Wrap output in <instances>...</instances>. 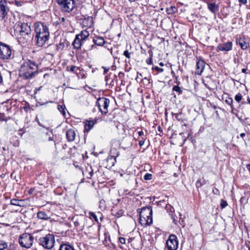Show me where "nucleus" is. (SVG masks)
Listing matches in <instances>:
<instances>
[{
    "mask_svg": "<svg viewBox=\"0 0 250 250\" xmlns=\"http://www.w3.org/2000/svg\"><path fill=\"white\" fill-rule=\"evenodd\" d=\"M14 36L22 46L29 43L33 39L30 25L27 23L18 22L14 26Z\"/></svg>",
    "mask_w": 250,
    "mask_h": 250,
    "instance_id": "nucleus-1",
    "label": "nucleus"
},
{
    "mask_svg": "<svg viewBox=\"0 0 250 250\" xmlns=\"http://www.w3.org/2000/svg\"><path fill=\"white\" fill-rule=\"evenodd\" d=\"M34 30L36 45L42 46L49 39L50 33L48 26L43 22H37L34 24Z\"/></svg>",
    "mask_w": 250,
    "mask_h": 250,
    "instance_id": "nucleus-2",
    "label": "nucleus"
},
{
    "mask_svg": "<svg viewBox=\"0 0 250 250\" xmlns=\"http://www.w3.org/2000/svg\"><path fill=\"white\" fill-rule=\"evenodd\" d=\"M38 65L34 62L28 61L24 62L20 69V74L26 79H30L38 72Z\"/></svg>",
    "mask_w": 250,
    "mask_h": 250,
    "instance_id": "nucleus-3",
    "label": "nucleus"
},
{
    "mask_svg": "<svg viewBox=\"0 0 250 250\" xmlns=\"http://www.w3.org/2000/svg\"><path fill=\"white\" fill-rule=\"evenodd\" d=\"M152 209L151 207H143L140 211V223L143 226L152 223Z\"/></svg>",
    "mask_w": 250,
    "mask_h": 250,
    "instance_id": "nucleus-4",
    "label": "nucleus"
},
{
    "mask_svg": "<svg viewBox=\"0 0 250 250\" xmlns=\"http://www.w3.org/2000/svg\"><path fill=\"white\" fill-rule=\"evenodd\" d=\"M56 2L65 12L70 13L75 7L74 0H56Z\"/></svg>",
    "mask_w": 250,
    "mask_h": 250,
    "instance_id": "nucleus-5",
    "label": "nucleus"
},
{
    "mask_svg": "<svg viewBox=\"0 0 250 250\" xmlns=\"http://www.w3.org/2000/svg\"><path fill=\"white\" fill-rule=\"evenodd\" d=\"M40 244L44 248L51 249L55 243L54 236L51 234H48L45 236L40 239Z\"/></svg>",
    "mask_w": 250,
    "mask_h": 250,
    "instance_id": "nucleus-6",
    "label": "nucleus"
},
{
    "mask_svg": "<svg viewBox=\"0 0 250 250\" xmlns=\"http://www.w3.org/2000/svg\"><path fill=\"white\" fill-rule=\"evenodd\" d=\"M33 240L34 237L30 234L25 233L20 237L19 243L21 247L29 248L32 245Z\"/></svg>",
    "mask_w": 250,
    "mask_h": 250,
    "instance_id": "nucleus-7",
    "label": "nucleus"
},
{
    "mask_svg": "<svg viewBox=\"0 0 250 250\" xmlns=\"http://www.w3.org/2000/svg\"><path fill=\"white\" fill-rule=\"evenodd\" d=\"M12 54L11 47L5 43L0 42V59L3 60L9 59Z\"/></svg>",
    "mask_w": 250,
    "mask_h": 250,
    "instance_id": "nucleus-8",
    "label": "nucleus"
},
{
    "mask_svg": "<svg viewBox=\"0 0 250 250\" xmlns=\"http://www.w3.org/2000/svg\"><path fill=\"white\" fill-rule=\"evenodd\" d=\"M110 101L106 98H100L96 102V105L98 106L100 111L103 114H106L108 112V107Z\"/></svg>",
    "mask_w": 250,
    "mask_h": 250,
    "instance_id": "nucleus-9",
    "label": "nucleus"
},
{
    "mask_svg": "<svg viewBox=\"0 0 250 250\" xmlns=\"http://www.w3.org/2000/svg\"><path fill=\"white\" fill-rule=\"evenodd\" d=\"M167 245L168 250H176L178 247V241L176 236L171 234L167 241Z\"/></svg>",
    "mask_w": 250,
    "mask_h": 250,
    "instance_id": "nucleus-10",
    "label": "nucleus"
},
{
    "mask_svg": "<svg viewBox=\"0 0 250 250\" xmlns=\"http://www.w3.org/2000/svg\"><path fill=\"white\" fill-rule=\"evenodd\" d=\"M9 9L6 0H0V19H4L7 16Z\"/></svg>",
    "mask_w": 250,
    "mask_h": 250,
    "instance_id": "nucleus-11",
    "label": "nucleus"
},
{
    "mask_svg": "<svg viewBox=\"0 0 250 250\" xmlns=\"http://www.w3.org/2000/svg\"><path fill=\"white\" fill-rule=\"evenodd\" d=\"M198 61L196 62V71H195V74L200 75L202 74V72H203L204 68H205V62L204 60L201 59H198Z\"/></svg>",
    "mask_w": 250,
    "mask_h": 250,
    "instance_id": "nucleus-12",
    "label": "nucleus"
},
{
    "mask_svg": "<svg viewBox=\"0 0 250 250\" xmlns=\"http://www.w3.org/2000/svg\"><path fill=\"white\" fill-rule=\"evenodd\" d=\"M232 43L231 42L220 44L217 47V51H229L232 49Z\"/></svg>",
    "mask_w": 250,
    "mask_h": 250,
    "instance_id": "nucleus-13",
    "label": "nucleus"
},
{
    "mask_svg": "<svg viewBox=\"0 0 250 250\" xmlns=\"http://www.w3.org/2000/svg\"><path fill=\"white\" fill-rule=\"evenodd\" d=\"M84 42L79 38V36H76L75 38L72 43V45L75 49H79L81 48Z\"/></svg>",
    "mask_w": 250,
    "mask_h": 250,
    "instance_id": "nucleus-14",
    "label": "nucleus"
},
{
    "mask_svg": "<svg viewBox=\"0 0 250 250\" xmlns=\"http://www.w3.org/2000/svg\"><path fill=\"white\" fill-rule=\"evenodd\" d=\"M66 136L69 142H72L75 138L76 133L74 130L70 129L66 131Z\"/></svg>",
    "mask_w": 250,
    "mask_h": 250,
    "instance_id": "nucleus-15",
    "label": "nucleus"
},
{
    "mask_svg": "<svg viewBox=\"0 0 250 250\" xmlns=\"http://www.w3.org/2000/svg\"><path fill=\"white\" fill-rule=\"evenodd\" d=\"M208 8L211 13L215 14L216 12L218 10L219 5L214 2L208 3Z\"/></svg>",
    "mask_w": 250,
    "mask_h": 250,
    "instance_id": "nucleus-16",
    "label": "nucleus"
},
{
    "mask_svg": "<svg viewBox=\"0 0 250 250\" xmlns=\"http://www.w3.org/2000/svg\"><path fill=\"white\" fill-rule=\"evenodd\" d=\"M94 44L98 46H103L105 42L104 39L100 36H96L93 39Z\"/></svg>",
    "mask_w": 250,
    "mask_h": 250,
    "instance_id": "nucleus-17",
    "label": "nucleus"
},
{
    "mask_svg": "<svg viewBox=\"0 0 250 250\" xmlns=\"http://www.w3.org/2000/svg\"><path fill=\"white\" fill-rule=\"evenodd\" d=\"M208 184V180H206L204 177H202L197 181L196 183V187L197 188H199L204 185Z\"/></svg>",
    "mask_w": 250,
    "mask_h": 250,
    "instance_id": "nucleus-18",
    "label": "nucleus"
},
{
    "mask_svg": "<svg viewBox=\"0 0 250 250\" xmlns=\"http://www.w3.org/2000/svg\"><path fill=\"white\" fill-rule=\"evenodd\" d=\"M236 43L240 45L241 49L243 50L246 49L249 46L248 43L246 42L245 40L241 38L237 40Z\"/></svg>",
    "mask_w": 250,
    "mask_h": 250,
    "instance_id": "nucleus-19",
    "label": "nucleus"
},
{
    "mask_svg": "<svg viewBox=\"0 0 250 250\" xmlns=\"http://www.w3.org/2000/svg\"><path fill=\"white\" fill-rule=\"evenodd\" d=\"M89 32L86 30H83L81 32V33L78 35H77V36H79V38H80L81 40H82L83 42H84L86 38L89 36Z\"/></svg>",
    "mask_w": 250,
    "mask_h": 250,
    "instance_id": "nucleus-20",
    "label": "nucleus"
},
{
    "mask_svg": "<svg viewBox=\"0 0 250 250\" xmlns=\"http://www.w3.org/2000/svg\"><path fill=\"white\" fill-rule=\"evenodd\" d=\"M37 217L39 219L47 220L50 218L48 215L44 211H40L37 213Z\"/></svg>",
    "mask_w": 250,
    "mask_h": 250,
    "instance_id": "nucleus-21",
    "label": "nucleus"
},
{
    "mask_svg": "<svg viewBox=\"0 0 250 250\" xmlns=\"http://www.w3.org/2000/svg\"><path fill=\"white\" fill-rule=\"evenodd\" d=\"M24 200L13 199L11 200L10 203L11 205L22 207L23 206Z\"/></svg>",
    "mask_w": 250,
    "mask_h": 250,
    "instance_id": "nucleus-22",
    "label": "nucleus"
},
{
    "mask_svg": "<svg viewBox=\"0 0 250 250\" xmlns=\"http://www.w3.org/2000/svg\"><path fill=\"white\" fill-rule=\"evenodd\" d=\"M94 124L95 123L93 121H87L84 125V130L86 132L89 131L93 128Z\"/></svg>",
    "mask_w": 250,
    "mask_h": 250,
    "instance_id": "nucleus-23",
    "label": "nucleus"
},
{
    "mask_svg": "<svg viewBox=\"0 0 250 250\" xmlns=\"http://www.w3.org/2000/svg\"><path fill=\"white\" fill-rule=\"evenodd\" d=\"M59 250H74V249L69 244H63L60 246Z\"/></svg>",
    "mask_w": 250,
    "mask_h": 250,
    "instance_id": "nucleus-24",
    "label": "nucleus"
},
{
    "mask_svg": "<svg viewBox=\"0 0 250 250\" xmlns=\"http://www.w3.org/2000/svg\"><path fill=\"white\" fill-rule=\"evenodd\" d=\"M83 174L84 177L83 180H85V182H89L88 180L91 178L93 173H83Z\"/></svg>",
    "mask_w": 250,
    "mask_h": 250,
    "instance_id": "nucleus-25",
    "label": "nucleus"
},
{
    "mask_svg": "<svg viewBox=\"0 0 250 250\" xmlns=\"http://www.w3.org/2000/svg\"><path fill=\"white\" fill-rule=\"evenodd\" d=\"M107 161L108 162L111 163L112 166H113L115 162H116V156H110L107 158Z\"/></svg>",
    "mask_w": 250,
    "mask_h": 250,
    "instance_id": "nucleus-26",
    "label": "nucleus"
},
{
    "mask_svg": "<svg viewBox=\"0 0 250 250\" xmlns=\"http://www.w3.org/2000/svg\"><path fill=\"white\" fill-rule=\"evenodd\" d=\"M172 90L176 92L178 95H180L183 92L181 88L178 85H174L172 88Z\"/></svg>",
    "mask_w": 250,
    "mask_h": 250,
    "instance_id": "nucleus-27",
    "label": "nucleus"
},
{
    "mask_svg": "<svg viewBox=\"0 0 250 250\" xmlns=\"http://www.w3.org/2000/svg\"><path fill=\"white\" fill-rule=\"evenodd\" d=\"M173 117H174L176 120L178 121H182V113L179 112L178 113L173 114Z\"/></svg>",
    "mask_w": 250,
    "mask_h": 250,
    "instance_id": "nucleus-28",
    "label": "nucleus"
},
{
    "mask_svg": "<svg viewBox=\"0 0 250 250\" xmlns=\"http://www.w3.org/2000/svg\"><path fill=\"white\" fill-rule=\"evenodd\" d=\"M7 243L3 241H0V250H4L7 247Z\"/></svg>",
    "mask_w": 250,
    "mask_h": 250,
    "instance_id": "nucleus-29",
    "label": "nucleus"
},
{
    "mask_svg": "<svg viewBox=\"0 0 250 250\" xmlns=\"http://www.w3.org/2000/svg\"><path fill=\"white\" fill-rule=\"evenodd\" d=\"M176 8L173 6H171L169 8H167V12L168 14H172L175 12Z\"/></svg>",
    "mask_w": 250,
    "mask_h": 250,
    "instance_id": "nucleus-30",
    "label": "nucleus"
},
{
    "mask_svg": "<svg viewBox=\"0 0 250 250\" xmlns=\"http://www.w3.org/2000/svg\"><path fill=\"white\" fill-rule=\"evenodd\" d=\"M58 110L63 114V116L65 115V107L63 105H58Z\"/></svg>",
    "mask_w": 250,
    "mask_h": 250,
    "instance_id": "nucleus-31",
    "label": "nucleus"
},
{
    "mask_svg": "<svg viewBox=\"0 0 250 250\" xmlns=\"http://www.w3.org/2000/svg\"><path fill=\"white\" fill-rule=\"evenodd\" d=\"M87 21L89 22L88 23H87V26H90L91 24V23L92 22V18L91 17H88L86 19H85L83 20V22L84 23H85Z\"/></svg>",
    "mask_w": 250,
    "mask_h": 250,
    "instance_id": "nucleus-32",
    "label": "nucleus"
},
{
    "mask_svg": "<svg viewBox=\"0 0 250 250\" xmlns=\"http://www.w3.org/2000/svg\"><path fill=\"white\" fill-rule=\"evenodd\" d=\"M228 205L226 201L221 199L220 201V206L222 208H224Z\"/></svg>",
    "mask_w": 250,
    "mask_h": 250,
    "instance_id": "nucleus-33",
    "label": "nucleus"
},
{
    "mask_svg": "<svg viewBox=\"0 0 250 250\" xmlns=\"http://www.w3.org/2000/svg\"><path fill=\"white\" fill-rule=\"evenodd\" d=\"M77 70H79L78 67L75 66H71L70 68V71L74 72L76 74H78L79 73L77 72Z\"/></svg>",
    "mask_w": 250,
    "mask_h": 250,
    "instance_id": "nucleus-34",
    "label": "nucleus"
},
{
    "mask_svg": "<svg viewBox=\"0 0 250 250\" xmlns=\"http://www.w3.org/2000/svg\"><path fill=\"white\" fill-rule=\"evenodd\" d=\"M234 99L237 102H240L242 99V96L241 94L239 93L235 95Z\"/></svg>",
    "mask_w": 250,
    "mask_h": 250,
    "instance_id": "nucleus-35",
    "label": "nucleus"
},
{
    "mask_svg": "<svg viewBox=\"0 0 250 250\" xmlns=\"http://www.w3.org/2000/svg\"><path fill=\"white\" fill-rule=\"evenodd\" d=\"M152 70H155L158 72V73H162L164 71V69L159 68L157 66L152 67Z\"/></svg>",
    "mask_w": 250,
    "mask_h": 250,
    "instance_id": "nucleus-36",
    "label": "nucleus"
},
{
    "mask_svg": "<svg viewBox=\"0 0 250 250\" xmlns=\"http://www.w3.org/2000/svg\"><path fill=\"white\" fill-rule=\"evenodd\" d=\"M89 214L91 218H93L96 222H98V219L97 215L94 212H90Z\"/></svg>",
    "mask_w": 250,
    "mask_h": 250,
    "instance_id": "nucleus-37",
    "label": "nucleus"
},
{
    "mask_svg": "<svg viewBox=\"0 0 250 250\" xmlns=\"http://www.w3.org/2000/svg\"><path fill=\"white\" fill-rule=\"evenodd\" d=\"M142 77H143L142 74L141 73L137 72V76L135 79L137 82H139V81L141 82L142 81V79H143Z\"/></svg>",
    "mask_w": 250,
    "mask_h": 250,
    "instance_id": "nucleus-38",
    "label": "nucleus"
},
{
    "mask_svg": "<svg viewBox=\"0 0 250 250\" xmlns=\"http://www.w3.org/2000/svg\"><path fill=\"white\" fill-rule=\"evenodd\" d=\"M149 79L147 78L146 77H145L143 79H142V82L143 83H144V84H145L146 85H148L149 83H150V82H149Z\"/></svg>",
    "mask_w": 250,
    "mask_h": 250,
    "instance_id": "nucleus-39",
    "label": "nucleus"
},
{
    "mask_svg": "<svg viewBox=\"0 0 250 250\" xmlns=\"http://www.w3.org/2000/svg\"><path fill=\"white\" fill-rule=\"evenodd\" d=\"M152 175L150 173H147L145 176H144V179L145 180H149L152 179Z\"/></svg>",
    "mask_w": 250,
    "mask_h": 250,
    "instance_id": "nucleus-40",
    "label": "nucleus"
},
{
    "mask_svg": "<svg viewBox=\"0 0 250 250\" xmlns=\"http://www.w3.org/2000/svg\"><path fill=\"white\" fill-rule=\"evenodd\" d=\"M146 62L147 63V64H152V63H153V61H152V53H151V55H150V57L148 59L146 60Z\"/></svg>",
    "mask_w": 250,
    "mask_h": 250,
    "instance_id": "nucleus-41",
    "label": "nucleus"
},
{
    "mask_svg": "<svg viewBox=\"0 0 250 250\" xmlns=\"http://www.w3.org/2000/svg\"><path fill=\"white\" fill-rule=\"evenodd\" d=\"M64 47L63 43L60 42L57 45V50H62Z\"/></svg>",
    "mask_w": 250,
    "mask_h": 250,
    "instance_id": "nucleus-42",
    "label": "nucleus"
},
{
    "mask_svg": "<svg viewBox=\"0 0 250 250\" xmlns=\"http://www.w3.org/2000/svg\"><path fill=\"white\" fill-rule=\"evenodd\" d=\"M225 102L229 105H231L233 103V100L231 98H228L225 100Z\"/></svg>",
    "mask_w": 250,
    "mask_h": 250,
    "instance_id": "nucleus-43",
    "label": "nucleus"
},
{
    "mask_svg": "<svg viewBox=\"0 0 250 250\" xmlns=\"http://www.w3.org/2000/svg\"><path fill=\"white\" fill-rule=\"evenodd\" d=\"M171 74L172 77L175 79V83H177V80L178 78V76L176 75L175 72L172 69L171 71Z\"/></svg>",
    "mask_w": 250,
    "mask_h": 250,
    "instance_id": "nucleus-44",
    "label": "nucleus"
},
{
    "mask_svg": "<svg viewBox=\"0 0 250 250\" xmlns=\"http://www.w3.org/2000/svg\"><path fill=\"white\" fill-rule=\"evenodd\" d=\"M124 55L125 56L126 58L130 59V53L128 52V50H125L124 52Z\"/></svg>",
    "mask_w": 250,
    "mask_h": 250,
    "instance_id": "nucleus-45",
    "label": "nucleus"
},
{
    "mask_svg": "<svg viewBox=\"0 0 250 250\" xmlns=\"http://www.w3.org/2000/svg\"><path fill=\"white\" fill-rule=\"evenodd\" d=\"M30 108H31L29 104H27L26 105L23 107V109L25 112H28Z\"/></svg>",
    "mask_w": 250,
    "mask_h": 250,
    "instance_id": "nucleus-46",
    "label": "nucleus"
},
{
    "mask_svg": "<svg viewBox=\"0 0 250 250\" xmlns=\"http://www.w3.org/2000/svg\"><path fill=\"white\" fill-rule=\"evenodd\" d=\"M7 120L5 118V115L4 114L0 113V121H6Z\"/></svg>",
    "mask_w": 250,
    "mask_h": 250,
    "instance_id": "nucleus-47",
    "label": "nucleus"
},
{
    "mask_svg": "<svg viewBox=\"0 0 250 250\" xmlns=\"http://www.w3.org/2000/svg\"><path fill=\"white\" fill-rule=\"evenodd\" d=\"M119 241L120 243L122 244H125V239L124 237H120L119 238Z\"/></svg>",
    "mask_w": 250,
    "mask_h": 250,
    "instance_id": "nucleus-48",
    "label": "nucleus"
},
{
    "mask_svg": "<svg viewBox=\"0 0 250 250\" xmlns=\"http://www.w3.org/2000/svg\"><path fill=\"white\" fill-rule=\"evenodd\" d=\"M38 125L40 126H42V127H44V128H46L47 129H48V127L46 126V125L43 124H42V123H41L40 121H38Z\"/></svg>",
    "mask_w": 250,
    "mask_h": 250,
    "instance_id": "nucleus-49",
    "label": "nucleus"
},
{
    "mask_svg": "<svg viewBox=\"0 0 250 250\" xmlns=\"http://www.w3.org/2000/svg\"><path fill=\"white\" fill-rule=\"evenodd\" d=\"M102 68L104 69V75H105L109 69V68H106L104 66H102Z\"/></svg>",
    "mask_w": 250,
    "mask_h": 250,
    "instance_id": "nucleus-50",
    "label": "nucleus"
},
{
    "mask_svg": "<svg viewBox=\"0 0 250 250\" xmlns=\"http://www.w3.org/2000/svg\"><path fill=\"white\" fill-rule=\"evenodd\" d=\"M238 1L243 4H246L248 2L247 0H238Z\"/></svg>",
    "mask_w": 250,
    "mask_h": 250,
    "instance_id": "nucleus-51",
    "label": "nucleus"
},
{
    "mask_svg": "<svg viewBox=\"0 0 250 250\" xmlns=\"http://www.w3.org/2000/svg\"><path fill=\"white\" fill-rule=\"evenodd\" d=\"M35 188H31L29 190H28V193L29 194H33L34 191L35 190Z\"/></svg>",
    "mask_w": 250,
    "mask_h": 250,
    "instance_id": "nucleus-52",
    "label": "nucleus"
},
{
    "mask_svg": "<svg viewBox=\"0 0 250 250\" xmlns=\"http://www.w3.org/2000/svg\"><path fill=\"white\" fill-rule=\"evenodd\" d=\"M212 192L215 194H218L219 193V190L217 188H216L215 189H213Z\"/></svg>",
    "mask_w": 250,
    "mask_h": 250,
    "instance_id": "nucleus-53",
    "label": "nucleus"
},
{
    "mask_svg": "<svg viewBox=\"0 0 250 250\" xmlns=\"http://www.w3.org/2000/svg\"><path fill=\"white\" fill-rule=\"evenodd\" d=\"M96 44H94L93 45H92L91 46H90V48L89 49V50H91V49H95V48H96Z\"/></svg>",
    "mask_w": 250,
    "mask_h": 250,
    "instance_id": "nucleus-54",
    "label": "nucleus"
},
{
    "mask_svg": "<svg viewBox=\"0 0 250 250\" xmlns=\"http://www.w3.org/2000/svg\"><path fill=\"white\" fill-rule=\"evenodd\" d=\"M144 143H145V141L142 140V141H140L139 143V145L140 146H142L144 145Z\"/></svg>",
    "mask_w": 250,
    "mask_h": 250,
    "instance_id": "nucleus-55",
    "label": "nucleus"
},
{
    "mask_svg": "<svg viewBox=\"0 0 250 250\" xmlns=\"http://www.w3.org/2000/svg\"><path fill=\"white\" fill-rule=\"evenodd\" d=\"M74 225L75 227H77L80 225V223L78 221H76L74 222Z\"/></svg>",
    "mask_w": 250,
    "mask_h": 250,
    "instance_id": "nucleus-56",
    "label": "nucleus"
},
{
    "mask_svg": "<svg viewBox=\"0 0 250 250\" xmlns=\"http://www.w3.org/2000/svg\"><path fill=\"white\" fill-rule=\"evenodd\" d=\"M172 218L173 219V222L175 224L177 225V221L175 219V218L173 216H172Z\"/></svg>",
    "mask_w": 250,
    "mask_h": 250,
    "instance_id": "nucleus-57",
    "label": "nucleus"
},
{
    "mask_svg": "<svg viewBox=\"0 0 250 250\" xmlns=\"http://www.w3.org/2000/svg\"><path fill=\"white\" fill-rule=\"evenodd\" d=\"M144 134V132L143 131H140L138 132V135L140 136H142Z\"/></svg>",
    "mask_w": 250,
    "mask_h": 250,
    "instance_id": "nucleus-58",
    "label": "nucleus"
},
{
    "mask_svg": "<svg viewBox=\"0 0 250 250\" xmlns=\"http://www.w3.org/2000/svg\"><path fill=\"white\" fill-rule=\"evenodd\" d=\"M48 140L49 141H53V136H49V138H48Z\"/></svg>",
    "mask_w": 250,
    "mask_h": 250,
    "instance_id": "nucleus-59",
    "label": "nucleus"
},
{
    "mask_svg": "<svg viewBox=\"0 0 250 250\" xmlns=\"http://www.w3.org/2000/svg\"><path fill=\"white\" fill-rule=\"evenodd\" d=\"M240 136L242 137V138H244V137L245 136V133H242L240 134Z\"/></svg>",
    "mask_w": 250,
    "mask_h": 250,
    "instance_id": "nucleus-60",
    "label": "nucleus"
},
{
    "mask_svg": "<svg viewBox=\"0 0 250 250\" xmlns=\"http://www.w3.org/2000/svg\"><path fill=\"white\" fill-rule=\"evenodd\" d=\"M247 69L245 68H243L241 70L242 73H245L246 72Z\"/></svg>",
    "mask_w": 250,
    "mask_h": 250,
    "instance_id": "nucleus-61",
    "label": "nucleus"
},
{
    "mask_svg": "<svg viewBox=\"0 0 250 250\" xmlns=\"http://www.w3.org/2000/svg\"><path fill=\"white\" fill-rule=\"evenodd\" d=\"M248 170L250 172V164H249L247 166Z\"/></svg>",
    "mask_w": 250,
    "mask_h": 250,
    "instance_id": "nucleus-62",
    "label": "nucleus"
},
{
    "mask_svg": "<svg viewBox=\"0 0 250 250\" xmlns=\"http://www.w3.org/2000/svg\"><path fill=\"white\" fill-rule=\"evenodd\" d=\"M159 64L160 66H163L164 65V64L163 62H159Z\"/></svg>",
    "mask_w": 250,
    "mask_h": 250,
    "instance_id": "nucleus-63",
    "label": "nucleus"
},
{
    "mask_svg": "<svg viewBox=\"0 0 250 250\" xmlns=\"http://www.w3.org/2000/svg\"><path fill=\"white\" fill-rule=\"evenodd\" d=\"M61 21L63 22L65 21V18L62 17V19H61Z\"/></svg>",
    "mask_w": 250,
    "mask_h": 250,
    "instance_id": "nucleus-64",
    "label": "nucleus"
}]
</instances>
